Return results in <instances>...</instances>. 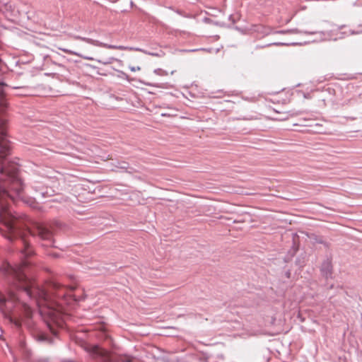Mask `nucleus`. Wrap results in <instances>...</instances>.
Returning a JSON list of instances; mask_svg holds the SVG:
<instances>
[{
	"label": "nucleus",
	"instance_id": "obj_1",
	"mask_svg": "<svg viewBox=\"0 0 362 362\" xmlns=\"http://www.w3.org/2000/svg\"><path fill=\"white\" fill-rule=\"evenodd\" d=\"M25 267V262L15 267L10 264L4 266L3 269L9 277V281H12V285L8 291L7 296L0 293V309L3 310L5 307L8 312H11L13 308L20 307L24 310L26 317H31L32 310L30 306L20 301L13 291L18 289L21 290V294L36 300L40 308V313L42 315H47L52 321L57 322L61 315L62 303H60L58 308H54L51 295L27 277L24 271Z\"/></svg>",
	"mask_w": 362,
	"mask_h": 362
},
{
	"label": "nucleus",
	"instance_id": "obj_2",
	"mask_svg": "<svg viewBox=\"0 0 362 362\" xmlns=\"http://www.w3.org/2000/svg\"><path fill=\"white\" fill-rule=\"evenodd\" d=\"M17 170L16 167L10 169L4 163L0 168V180L4 182L0 187V232L10 240L21 235L19 221L8 206L10 201L23 199V187Z\"/></svg>",
	"mask_w": 362,
	"mask_h": 362
},
{
	"label": "nucleus",
	"instance_id": "obj_3",
	"mask_svg": "<svg viewBox=\"0 0 362 362\" xmlns=\"http://www.w3.org/2000/svg\"><path fill=\"white\" fill-rule=\"evenodd\" d=\"M10 144L7 140L6 121L0 117V159L6 158L9 153Z\"/></svg>",
	"mask_w": 362,
	"mask_h": 362
},
{
	"label": "nucleus",
	"instance_id": "obj_4",
	"mask_svg": "<svg viewBox=\"0 0 362 362\" xmlns=\"http://www.w3.org/2000/svg\"><path fill=\"white\" fill-rule=\"evenodd\" d=\"M76 39L77 40H82V41H84L87 43H89V44H91L93 45H95V46H98V47H105V48H107V49H119V50H132V49H134V48L132 47H124V46H122V45H108V44H106V43H103V42H101L98 40H93V39H91V38H88V37H81V36H76L75 37ZM136 50H139V51H143L142 49H135Z\"/></svg>",
	"mask_w": 362,
	"mask_h": 362
},
{
	"label": "nucleus",
	"instance_id": "obj_5",
	"mask_svg": "<svg viewBox=\"0 0 362 362\" xmlns=\"http://www.w3.org/2000/svg\"><path fill=\"white\" fill-rule=\"evenodd\" d=\"M73 289L74 288L71 287L70 290L68 291L66 288H64L60 284L57 282H53L50 285V292L52 293V296H54V297L59 299H62L65 298L66 295H68L70 297H73L74 300H78V299H76L75 296L68 293L71 292Z\"/></svg>",
	"mask_w": 362,
	"mask_h": 362
},
{
	"label": "nucleus",
	"instance_id": "obj_6",
	"mask_svg": "<svg viewBox=\"0 0 362 362\" xmlns=\"http://www.w3.org/2000/svg\"><path fill=\"white\" fill-rule=\"evenodd\" d=\"M33 235H38L42 240L48 241V244L43 245L44 246L48 247V246H52V234L51 231L43 225H37L36 228H35V230L33 232Z\"/></svg>",
	"mask_w": 362,
	"mask_h": 362
},
{
	"label": "nucleus",
	"instance_id": "obj_7",
	"mask_svg": "<svg viewBox=\"0 0 362 362\" xmlns=\"http://www.w3.org/2000/svg\"><path fill=\"white\" fill-rule=\"evenodd\" d=\"M321 274L326 279H332L333 267L330 260L324 261L320 267Z\"/></svg>",
	"mask_w": 362,
	"mask_h": 362
},
{
	"label": "nucleus",
	"instance_id": "obj_8",
	"mask_svg": "<svg viewBox=\"0 0 362 362\" xmlns=\"http://www.w3.org/2000/svg\"><path fill=\"white\" fill-rule=\"evenodd\" d=\"M60 49L62 50L64 52H65L66 54L78 56V57H82V58H83L84 59H86V60H90V61L95 60V59L93 57H92L84 56V55H82V54H79V53H78L76 52L71 51V50L68 49L60 48Z\"/></svg>",
	"mask_w": 362,
	"mask_h": 362
},
{
	"label": "nucleus",
	"instance_id": "obj_9",
	"mask_svg": "<svg viewBox=\"0 0 362 362\" xmlns=\"http://www.w3.org/2000/svg\"><path fill=\"white\" fill-rule=\"evenodd\" d=\"M35 188H37V187H35ZM37 191H40V193L42 196V197H51L54 194V190L52 189H46L45 190L44 188H40L36 189Z\"/></svg>",
	"mask_w": 362,
	"mask_h": 362
},
{
	"label": "nucleus",
	"instance_id": "obj_10",
	"mask_svg": "<svg viewBox=\"0 0 362 362\" xmlns=\"http://www.w3.org/2000/svg\"><path fill=\"white\" fill-rule=\"evenodd\" d=\"M22 242L24 245V249L22 252L25 255V256H29L33 254V250L30 247L28 243L24 239L22 238Z\"/></svg>",
	"mask_w": 362,
	"mask_h": 362
},
{
	"label": "nucleus",
	"instance_id": "obj_11",
	"mask_svg": "<svg viewBox=\"0 0 362 362\" xmlns=\"http://www.w3.org/2000/svg\"><path fill=\"white\" fill-rule=\"evenodd\" d=\"M154 73L159 76H165L167 75V72L161 69H157L154 70Z\"/></svg>",
	"mask_w": 362,
	"mask_h": 362
},
{
	"label": "nucleus",
	"instance_id": "obj_12",
	"mask_svg": "<svg viewBox=\"0 0 362 362\" xmlns=\"http://www.w3.org/2000/svg\"><path fill=\"white\" fill-rule=\"evenodd\" d=\"M129 69L132 71H140L141 67L140 66H129Z\"/></svg>",
	"mask_w": 362,
	"mask_h": 362
},
{
	"label": "nucleus",
	"instance_id": "obj_13",
	"mask_svg": "<svg viewBox=\"0 0 362 362\" xmlns=\"http://www.w3.org/2000/svg\"><path fill=\"white\" fill-rule=\"evenodd\" d=\"M122 362H132V358L130 356H126L123 360Z\"/></svg>",
	"mask_w": 362,
	"mask_h": 362
},
{
	"label": "nucleus",
	"instance_id": "obj_14",
	"mask_svg": "<svg viewBox=\"0 0 362 362\" xmlns=\"http://www.w3.org/2000/svg\"><path fill=\"white\" fill-rule=\"evenodd\" d=\"M97 61H98V62L102 63L103 64H108L111 63V61H109V62H102L101 60H97Z\"/></svg>",
	"mask_w": 362,
	"mask_h": 362
},
{
	"label": "nucleus",
	"instance_id": "obj_15",
	"mask_svg": "<svg viewBox=\"0 0 362 362\" xmlns=\"http://www.w3.org/2000/svg\"><path fill=\"white\" fill-rule=\"evenodd\" d=\"M6 106L5 103L3 101L1 104V107H4Z\"/></svg>",
	"mask_w": 362,
	"mask_h": 362
},
{
	"label": "nucleus",
	"instance_id": "obj_16",
	"mask_svg": "<svg viewBox=\"0 0 362 362\" xmlns=\"http://www.w3.org/2000/svg\"><path fill=\"white\" fill-rule=\"evenodd\" d=\"M275 45H285L286 44V43H275Z\"/></svg>",
	"mask_w": 362,
	"mask_h": 362
},
{
	"label": "nucleus",
	"instance_id": "obj_17",
	"mask_svg": "<svg viewBox=\"0 0 362 362\" xmlns=\"http://www.w3.org/2000/svg\"><path fill=\"white\" fill-rule=\"evenodd\" d=\"M15 324H16V326H20V325H21L18 321H16Z\"/></svg>",
	"mask_w": 362,
	"mask_h": 362
},
{
	"label": "nucleus",
	"instance_id": "obj_18",
	"mask_svg": "<svg viewBox=\"0 0 362 362\" xmlns=\"http://www.w3.org/2000/svg\"><path fill=\"white\" fill-rule=\"evenodd\" d=\"M304 33H308V34H314V32H303Z\"/></svg>",
	"mask_w": 362,
	"mask_h": 362
},
{
	"label": "nucleus",
	"instance_id": "obj_19",
	"mask_svg": "<svg viewBox=\"0 0 362 362\" xmlns=\"http://www.w3.org/2000/svg\"><path fill=\"white\" fill-rule=\"evenodd\" d=\"M161 115H162V116H163V117H165V116H167L168 115H167L166 113H162V114H161Z\"/></svg>",
	"mask_w": 362,
	"mask_h": 362
},
{
	"label": "nucleus",
	"instance_id": "obj_20",
	"mask_svg": "<svg viewBox=\"0 0 362 362\" xmlns=\"http://www.w3.org/2000/svg\"><path fill=\"white\" fill-rule=\"evenodd\" d=\"M0 108H1V109H0V111H2V109H3L4 107H0Z\"/></svg>",
	"mask_w": 362,
	"mask_h": 362
},
{
	"label": "nucleus",
	"instance_id": "obj_21",
	"mask_svg": "<svg viewBox=\"0 0 362 362\" xmlns=\"http://www.w3.org/2000/svg\"><path fill=\"white\" fill-rule=\"evenodd\" d=\"M105 362H110V361H105Z\"/></svg>",
	"mask_w": 362,
	"mask_h": 362
}]
</instances>
